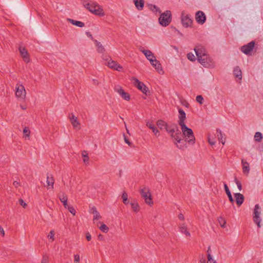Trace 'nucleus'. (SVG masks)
Instances as JSON below:
<instances>
[{
	"label": "nucleus",
	"mask_w": 263,
	"mask_h": 263,
	"mask_svg": "<svg viewBox=\"0 0 263 263\" xmlns=\"http://www.w3.org/2000/svg\"><path fill=\"white\" fill-rule=\"evenodd\" d=\"M216 132L219 141L221 142L223 144H224L226 141V138L223 136L221 130L219 129H217Z\"/></svg>",
	"instance_id": "nucleus-30"
},
{
	"label": "nucleus",
	"mask_w": 263,
	"mask_h": 263,
	"mask_svg": "<svg viewBox=\"0 0 263 263\" xmlns=\"http://www.w3.org/2000/svg\"><path fill=\"white\" fill-rule=\"evenodd\" d=\"M141 51L145 55L147 59L149 61L152 65H154V62L157 63L158 62L156 57L151 50H141Z\"/></svg>",
	"instance_id": "nucleus-12"
},
{
	"label": "nucleus",
	"mask_w": 263,
	"mask_h": 263,
	"mask_svg": "<svg viewBox=\"0 0 263 263\" xmlns=\"http://www.w3.org/2000/svg\"><path fill=\"white\" fill-rule=\"evenodd\" d=\"M218 222L222 228H225L226 225V221L222 217H220L218 219Z\"/></svg>",
	"instance_id": "nucleus-37"
},
{
	"label": "nucleus",
	"mask_w": 263,
	"mask_h": 263,
	"mask_svg": "<svg viewBox=\"0 0 263 263\" xmlns=\"http://www.w3.org/2000/svg\"><path fill=\"white\" fill-rule=\"evenodd\" d=\"M178 218L179 219L183 220L184 219L183 215L181 213L179 214L178 215Z\"/></svg>",
	"instance_id": "nucleus-60"
},
{
	"label": "nucleus",
	"mask_w": 263,
	"mask_h": 263,
	"mask_svg": "<svg viewBox=\"0 0 263 263\" xmlns=\"http://www.w3.org/2000/svg\"><path fill=\"white\" fill-rule=\"evenodd\" d=\"M83 5L86 9L96 15L103 16L105 15L103 9L96 2H93L92 4L84 3Z\"/></svg>",
	"instance_id": "nucleus-3"
},
{
	"label": "nucleus",
	"mask_w": 263,
	"mask_h": 263,
	"mask_svg": "<svg viewBox=\"0 0 263 263\" xmlns=\"http://www.w3.org/2000/svg\"><path fill=\"white\" fill-rule=\"evenodd\" d=\"M153 67L155 68V69L157 70V71L160 73L162 74L163 73L164 71L163 70V69L162 68L161 64H160V62L158 61V62H154V65H152Z\"/></svg>",
	"instance_id": "nucleus-26"
},
{
	"label": "nucleus",
	"mask_w": 263,
	"mask_h": 263,
	"mask_svg": "<svg viewBox=\"0 0 263 263\" xmlns=\"http://www.w3.org/2000/svg\"><path fill=\"white\" fill-rule=\"evenodd\" d=\"M85 235H86V239L87 240V241H90L91 239V236L89 232H87Z\"/></svg>",
	"instance_id": "nucleus-57"
},
{
	"label": "nucleus",
	"mask_w": 263,
	"mask_h": 263,
	"mask_svg": "<svg viewBox=\"0 0 263 263\" xmlns=\"http://www.w3.org/2000/svg\"><path fill=\"white\" fill-rule=\"evenodd\" d=\"M183 105L187 108H189L190 106L189 103L186 101H185L184 103H183Z\"/></svg>",
	"instance_id": "nucleus-62"
},
{
	"label": "nucleus",
	"mask_w": 263,
	"mask_h": 263,
	"mask_svg": "<svg viewBox=\"0 0 263 263\" xmlns=\"http://www.w3.org/2000/svg\"><path fill=\"white\" fill-rule=\"evenodd\" d=\"M18 49L19 50H21V49H25V47H23L20 45H18Z\"/></svg>",
	"instance_id": "nucleus-63"
},
{
	"label": "nucleus",
	"mask_w": 263,
	"mask_h": 263,
	"mask_svg": "<svg viewBox=\"0 0 263 263\" xmlns=\"http://www.w3.org/2000/svg\"><path fill=\"white\" fill-rule=\"evenodd\" d=\"M187 59L191 61H195L196 60L195 56L191 52L187 53Z\"/></svg>",
	"instance_id": "nucleus-41"
},
{
	"label": "nucleus",
	"mask_w": 263,
	"mask_h": 263,
	"mask_svg": "<svg viewBox=\"0 0 263 263\" xmlns=\"http://www.w3.org/2000/svg\"><path fill=\"white\" fill-rule=\"evenodd\" d=\"M210 249V248L209 247V249H208V252H209ZM207 257H208V262H213V263H216V261L214 260L212 258V255L209 253H208Z\"/></svg>",
	"instance_id": "nucleus-42"
},
{
	"label": "nucleus",
	"mask_w": 263,
	"mask_h": 263,
	"mask_svg": "<svg viewBox=\"0 0 263 263\" xmlns=\"http://www.w3.org/2000/svg\"><path fill=\"white\" fill-rule=\"evenodd\" d=\"M193 49H196V50H197V49H205V47H204L202 45L198 44V45H196L194 47Z\"/></svg>",
	"instance_id": "nucleus-51"
},
{
	"label": "nucleus",
	"mask_w": 263,
	"mask_h": 263,
	"mask_svg": "<svg viewBox=\"0 0 263 263\" xmlns=\"http://www.w3.org/2000/svg\"><path fill=\"white\" fill-rule=\"evenodd\" d=\"M105 64L109 68L119 71H121L123 69V67L111 59L110 61H108V62H105Z\"/></svg>",
	"instance_id": "nucleus-13"
},
{
	"label": "nucleus",
	"mask_w": 263,
	"mask_h": 263,
	"mask_svg": "<svg viewBox=\"0 0 263 263\" xmlns=\"http://www.w3.org/2000/svg\"><path fill=\"white\" fill-rule=\"evenodd\" d=\"M19 52L23 61L26 63H29L30 59L28 50H19Z\"/></svg>",
	"instance_id": "nucleus-17"
},
{
	"label": "nucleus",
	"mask_w": 263,
	"mask_h": 263,
	"mask_svg": "<svg viewBox=\"0 0 263 263\" xmlns=\"http://www.w3.org/2000/svg\"><path fill=\"white\" fill-rule=\"evenodd\" d=\"M99 229L104 233H107L108 231V227L103 223H101Z\"/></svg>",
	"instance_id": "nucleus-38"
},
{
	"label": "nucleus",
	"mask_w": 263,
	"mask_h": 263,
	"mask_svg": "<svg viewBox=\"0 0 263 263\" xmlns=\"http://www.w3.org/2000/svg\"><path fill=\"white\" fill-rule=\"evenodd\" d=\"M256 42L252 41L239 48V49H254Z\"/></svg>",
	"instance_id": "nucleus-19"
},
{
	"label": "nucleus",
	"mask_w": 263,
	"mask_h": 263,
	"mask_svg": "<svg viewBox=\"0 0 263 263\" xmlns=\"http://www.w3.org/2000/svg\"><path fill=\"white\" fill-rule=\"evenodd\" d=\"M241 163L243 165V172L244 173H248L250 171L249 164L247 162L245 161L244 159H242Z\"/></svg>",
	"instance_id": "nucleus-27"
},
{
	"label": "nucleus",
	"mask_w": 263,
	"mask_h": 263,
	"mask_svg": "<svg viewBox=\"0 0 263 263\" xmlns=\"http://www.w3.org/2000/svg\"><path fill=\"white\" fill-rule=\"evenodd\" d=\"M23 133L26 137H29L30 135V132L27 127H25L23 129Z\"/></svg>",
	"instance_id": "nucleus-45"
},
{
	"label": "nucleus",
	"mask_w": 263,
	"mask_h": 263,
	"mask_svg": "<svg viewBox=\"0 0 263 263\" xmlns=\"http://www.w3.org/2000/svg\"><path fill=\"white\" fill-rule=\"evenodd\" d=\"M66 209H67L69 212L71 213L73 215H75L76 211L72 205L68 204Z\"/></svg>",
	"instance_id": "nucleus-39"
},
{
	"label": "nucleus",
	"mask_w": 263,
	"mask_h": 263,
	"mask_svg": "<svg viewBox=\"0 0 263 263\" xmlns=\"http://www.w3.org/2000/svg\"><path fill=\"white\" fill-rule=\"evenodd\" d=\"M134 85L141 92H142L145 96H150L151 92L148 88L142 82L140 81L136 78H133Z\"/></svg>",
	"instance_id": "nucleus-6"
},
{
	"label": "nucleus",
	"mask_w": 263,
	"mask_h": 263,
	"mask_svg": "<svg viewBox=\"0 0 263 263\" xmlns=\"http://www.w3.org/2000/svg\"><path fill=\"white\" fill-rule=\"evenodd\" d=\"M198 61L204 67L214 68L215 66L214 61L206 53V50H194Z\"/></svg>",
	"instance_id": "nucleus-1"
},
{
	"label": "nucleus",
	"mask_w": 263,
	"mask_h": 263,
	"mask_svg": "<svg viewBox=\"0 0 263 263\" xmlns=\"http://www.w3.org/2000/svg\"><path fill=\"white\" fill-rule=\"evenodd\" d=\"M98 239L100 240H102L104 239V236L101 234H100L99 235H98Z\"/></svg>",
	"instance_id": "nucleus-61"
},
{
	"label": "nucleus",
	"mask_w": 263,
	"mask_h": 263,
	"mask_svg": "<svg viewBox=\"0 0 263 263\" xmlns=\"http://www.w3.org/2000/svg\"><path fill=\"white\" fill-rule=\"evenodd\" d=\"M115 90L117 91L121 97L126 101H129L130 99V95L126 92L124 89L120 86H116L115 87Z\"/></svg>",
	"instance_id": "nucleus-10"
},
{
	"label": "nucleus",
	"mask_w": 263,
	"mask_h": 263,
	"mask_svg": "<svg viewBox=\"0 0 263 263\" xmlns=\"http://www.w3.org/2000/svg\"><path fill=\"white\" fill-rule=\"evenodd\" d=\"M124 141L126 143H127L129 146H130L132 145V143L129 141V140L128 139L127 137L124 135Z\"/></svg>",
	"instance_id": "nucleus-55"
},
{
	"label": "nucleus",
	"mask_w": 263,
	"mask_h": 263,
	"mask_svg": "<svg viewBox=\"0 0 263 263\" xmlns=\"http://www.w3.org/2000/svg\"><path fill=\"white\" fill-rule=\"evenodd\" d=\"M196 100L199 104H202L203 102V98L201 95H198L196 97Z\"/></svg>",
	"instance_id": "nucleus-43"
},
{
	"label": "nucleus",
	"mask_w": 263,
	"mask_h": 263,
	"mask_svg": "<svg viewBox=\"0 0 263 263\" xmlns=\"http://www.w3.org/2000/svg\"><path fill=\"white\" fill-rule=\"evenodd\" d=\"M60 200L63 203L64 207L67 208V206H68L67 196L63 195L62 197H60Z\"/></svg>",
	"instance_id": "nucleus-34"
},
{
	"label": "nucleus",
	"mask_w": 263,
	"mask_h": 263,
	"mask_svg": "<svg viewBox=\"0 0 263 263\" xmlns=\"http://www.w3.org/2000/svg\"><path fill=\"white\" fill-rule=\"evenodd\" d=\"M94 42H95V44L96 45V46L100 49H104V47L102 46V45H101V44L98 41H97L96 40H94Z\"/></svg>",
	"instance_id": "nucleus-46"
},
{
	"label": "nucleus",
	"mask_w": 263,
	"mask_h": 263,
	"mask_svg": "<svg viewBox=\"0 0 263 263\" xmlns=\"http://www.w3.org/2000/svg\"><path fill=\"white\" fill-rule=\"evenodd\" d=\"M54 232L53 230H51L48 235V238L49 239H52V240H54Z\"/></svg>",
	"instance_id": "nucleus-48"
},
{
	"label": "nucleus",
	"mask_w": 263,
	"mask_h": 263,
	"mask_svg": "<svg viewBox=\"0 0 263 263\" xmlns=\"http://www.w3.org/2000/svg\"><path fill=\"white\" fill-rule=\"evenodd\" d=\"M180 231L182 233L184 234L186 236H190V233L188 231L186 227L184 226V224H182L179 227Z\"/></svg>",
	"instance_id": "nucleus-29"
},
{
	"label": "nucleus",
	"mask_w": 263,
	"mask_h": 263,
	"mask_svg": "<svg viewBox=\"0 0 263 263\" xmlns=\"http://www.w3.org/2000/svg\"><path fill=\"white\" fill-rule=\"evenodd\" d=\"M48 257L47 256L44 255L43 256V258H42V259L41 261V263H47L48 261Z\"/></svg>",
	"instance_id": "nucleus-54"
},
{
	"label": "nucleus",
	"mask_w": 263,
	"mask_h": 263,
	"mask_svg": "<svg viewBox=\"0 0 263 263\" xmlns=\"http://www.w3.org/2000/svg\"><path fill=\"white\" fill-rule=\"evenodd\" d=\"M262 139V135L260 132H256L254 135V140L256 142H261Z\"/></svg>",
	"instance_id": "nucleus-33"
},
{
	"label": "nucleus",
	"mask_w": 263,
	"mask_h": 263,
	"mask_svg": "<svg viewBox=\"0 0 263 263\" xmlns=\"http://www.w3.org/2000/svg\"><path fill=\"white\" fill-rule=\"evenodd\" d=\"M18 203L24 208H25L27 206V204L25 201L21 198L19 199Z\"/></svg>",
	"instance_id": "nucleus-49"
},
{
	"label": "nucleus",
	"mask_w": 263,
	"mask_h": 263,
	"mask_svg": "<svg viewBox=\"0 0 263 263\" xmlns=\"http://www.w3.org/2000/svg\"><path fill=\"white\" fill-rule=\"evenodd\" d=\"M141 196L144 198L146 204L152 205L153 204V198L148 187H144L140 190Z\"/></svg>",
	"instance_id": "nucleus-7"
},
{
	"label": "nucleus",
	"mask_w": 263,
	"mask_h": 263,
	"mask_svg": "<svg viewBox=\"0 0 263 263\" xmlns=\"http://www.w3.org/2000/svg\"><path fill=\"white\" fill-rule=\"evenodd\" d=\"M167 124L162 120H159L157 122V125L160 129H165Z\"/></svg>",
	"instance_id": "nucleus-32"
},
{
	"label": "nucleus",
	"mask_w": 263,
	"mask_h": 263,
	"mask_svg": "<svg viewBox=\"0 0 263 263\" xmlns=\"http://www.w3.org/2000/svg\"><path fill=\"white\" fill-rule=\"evenodd\" d=\"M70 122L74 127H77L80 124L78 121L77 117H76L73 114H71V116L69 117Z\"/></svg>",
	"instance_id": "nucleus-24"
},
{
	"label": "nucleus",
	"mask_w": 263,
	"mask_h": 263,
	"mask_svg": "<svg viewBox=\"0 0 263 263\" xmlns=\"http://www.w3.org/2000/svg\"><path fill=\"white\" fill-rule=\"evenodd\" d=\"M0 235H2L3 236H4L5 235L4 230L1 225H0Z\"/></svg>",
	"instance_id": "nucleus-58"
},
{
	"label": "nucleus",
	"mask_w": 263,
	"mask_h": 263,
	"mask_svg": "<svg viewBox=\"0 0 263 263\" xmlns=\"http://www.w3.org/2000/svg\"><path fill=\"white\" fill-rule=\"evenodd\" d=\"M67 20L72 25L79 27H83L85 26L84 23L81 21H76L71 18H67Z\"/></svg>",
	"instance_id": "nucleus-22"
},
{
	"label": "nucleus",
	"mask_w": 263,
	"mask_h": 263,
	"mask_svg": "<svg viewBox=\"0 0 263 263\" xmlns=\"http://www.w3.org/2000/svg\"><path fill=\"white\" fill-rule=\"evenodd\" d=\"M74 263H80V256L78 254L74 255Z\"/></svg>",
	"instance_id": "nucleus-53"
},
{
	"label": "nucleus",
	"mask_w": 263,
	"mask_h": 263,
	"mask_svg": "<svg viewBox=\"0 0 263 263\" xmlns=\"http://www.w3.org/2000/svg\"><path fill=\"white\" fill-rule=\"evenodd\" d=\"M26 95V90L22 85H19L16 88L15 95L17 97L23 98Z\"/></svg>",
	"instance_id": "nucleus-15"
},
{
	"label": "nucleus",
	"mask_w": 263,
	"mask_h": 263,
	"mask_svg": "<svg viewBox=\"0 0 263 263\" xmlns=\"http://www.w3.org/2000/svg\"><path fill=\"white\" fill-rule=\"evenodd\" d=\"M260 209V207L258 204H256L255 205L254 212H253V221L257 225L258 228H260V223L261 222V218L259 217L260 212L258 210Z\"/></svg>",
	"instance_id": "nucleus-8"
},
{
	"label": "nucleus",
	"mask_w": 263,
	"mask_h": 263,
	"mask_svg": "<svg viewBox=\"0 0 263 263\" xmlns=\"http://www.w3.org/2000/svg\"><path fill=\"white\" fill-rule=\"evenodd\" d=\"M130 204L132 210L134 212L137 213L139 211L140 206L137 202H136L135 201H134L133 202L132 201Z\"/></svg>",
	"instance_id": "nucleus-28"
},
{
	"label": "nucleus",
	"mask_w": 263,
	"mask_h": 263,
	"mask_svg": "<svg viewBox=\"0 0 263 263\" xmlns=\"http://www.w3.org/2000/svg\"><path fill=\"white\" fill-rule=\"evenodd\" d=\"M165 129L170 135L171 137L179 143H181L183 139H182V134L179 129L178 126L175 123L171 124H167Z\"/></svg>",
	"instance_id": "nucleus-2"
},
{
	"label": "nucleus",
	"mask_w": 263,
	"mask_h": 263,
	"mask_svg": "<svg viewBox=\"0 0 263 263\" xmlns=\"http://www.w3.org/2000/svg\"><path fill=\"white\" fill-rule=\"evenodd\" d=\"M223 186H224V191L229 198V201H230V202L231 203L233 204L234 200V199L233 198L232 195L229 189L228 185L226 183H224Z\"/></svg>",
	"instance_id": "nucleus-18"
},
{
	"label": "nucleus",
	"mask_w": 263,
	"mask_h": 263,
	"mask_svg": "<svg viewBox=\"0 0 263 263\" xmlns=\"http://www.w3.org/2000/svg\"><path fill=\"white\" fill-rule=\"evenodd\" d=\"M172 21V13L170 10H166L161 13L159 18V24L163 27L168 26Z\"/></svg>",
	"instance_id": "nucleus-5"
},
{
	"label": "nucleus",
	"mask_w": 263,
	"mask_h": 263,
	"mask_svg": "<svg viewBox=\"0 0 263 263\" xmlns=\"http://www.w3.org/2000/svg\"><path fill=\"white\" fill-rule=\"evenodd\" d=\"M13 185H14L15 187H17V185H19V183H18L17 181H14V182H13Z\"/></svg>",
	"instance_id": "nucleus-64"
},
{
	"label": "nucleus",
	"mask_w": 263,
	"mask_h": 263,
	"mask_svg": "<svg viewBox=\"0 0 263 263\" xmlns=\"http://www.w3.org/2000/svg\"><path fill=\"white\" fill-rule=\"evenodd\" d=\"M134 3L138 10H142L144 6V0H134Z\"/></svg>",
	"instance_id": "nucleus-21"
},
{
	"label": "nucleus",
	"mask_w": 263,
	"mask_h": 263,
	"mask_svg": "<svg viewBox=\"0 0 263 263\" xmlns=\"http://www.w3.org/2000/svg\"><path fill=\"white\" fill-rule=\"evenodd\" d=\"M46 182L48 184V186H50L49 188L53 189L54 180L52 175H47Z\"/></svg>",
	"instance_id": "nucleus-23"
},
{
	"label": "nucleus",
	"mask_w": 263,
	"mask_h": 263,
	"mask_svg": "<svg viewBox=\"0 0 263 263\" xmlns=\"http://www.w3.org/2000/svg\"><path fill=\"white\" fill-rule=\"evenodd\" d=\"M102 58L103 60L106 61V62H108V61H110L111 59L110 56L106 54H103Z\"/></svg>",
	"instance_id": "nucleus-44"
},
{
	"label": "nucleus",
	"mask_w": 263,
	"mask_h": 263,
	"mask_svg": "<svg viewBox=\"0 0 263 263\" xmlns=\"http://www.w3.org/2000/svg\"><path fill=\"white\" fill-rule=\"evenodd\" d=\"M93 214V220H98L101 218L99 213L98 211H97V212Z\"/></svg>",
	"instance_id": "nucleus-50"
},
{
	"label": "nucleus",
	"mask_w": 263,
	"mask_h": 263,
	"mask_svg": "<svg viewBox=\"0 0 263 263\" xmlns=\"http://www.w3.org/2000/svg\"><path fill=\"white\" fill-rule=\"evenodd\" d=\"M178 112H179V116H178V124L181 126L184 125H185V120L186 119V114L184 112V111L182 108H179L178 109Z\"/></svg>",
	"instance_id": "nucleus-14"
},
{
	"label": "nucleus",
	"mask_w": 263,
	"mask_h": 263,
	"mask_svg": "<svg viewBox=\"0 0 263 263\" xmlns=\"http://www.w3.org/2000/svg\"><path fill=\"white\" fill-rule=\"evenodd\" d=\"M181 21L182 24L184 27H192L193 23V20L189 17L188 14L184 15L183 13H182L181 16Z\"/></svg>",
	"instance_id": "nucleus-11"
},
{
	"label": "nucleus",
	"mask_w": 263,
	"mask_h": 263,
	"mask_svg": "<svg viewBox=\"0 0 263 263\" xmlns=\"http://www.w3.org/2000/svg\"><path fill=\"white\" fill-rule=\"evenodd\" d=\"M147 126L153 130L156 136L158 137L159 136V132L154 124L147 123Z\"/></svg>",
	"instance_id": "nucleus-25"
},
{
	"label": "nucleus",
	"mask_w": 263,
	"mask_h": 263,
	"mask_svg": "<svg viewBox=\"0 0 263 263\" xmlns=\"http://www.w3.org/2000/svg\"><path fill=\"white\" fill-rule=\"evenodd\" d=\"M122 198L123 199V202L125 204H127L128 203V195L125 192H124L122 195Z\"/></svg>",
	"instance_id": "nucleus-36"
},
{
	"label": "nucleus",
	"mask_w": 263,
	"mask_h": 263,
	"mask_svg": "<svg viewBox=\"0 0 263 263\" xmlns=\"http://www.w3.org/2000/svg\"><path fill=\"white\" fill-rule=\"evenodd\" d=\"M245 54L247 55H252L254 54L256 50H241Z\"/></svg>",
	"instance_id": "nucleus-40"
},
{
	"label": "nucleus",
	"mask_w": 263,
	"mask_h": 263,
	"mask_svg": "<svg viewBox=\"0 0 263 263\" xmlns=\"http://www.w3.org/2000/svg\"><path fill=\"white\" fill-rule=\"evenodd\" d=\"M97 211H98L97 210L96 208L94 206H92L89 210V212L92 214H95L97 212Z\"/></svg>",
	"instance_id": "nucleus-56"
},
{
	"label": "nucleus",
	"mask_w": 263,
	"mask_h": 263,
	"mask_svg": "<svg viewBox=\"0 0 263 263\" xmlns=\"http://www.w3.org/2000/svg\"><path fill=\"white\" fill-rule=\"evenodd\" d=\"M86 35H87L88 37H90L91 40H93V37H92V34L90 33V32H86Z\"/></svg>",
	"instance_id": "nucleus-59"
},
{
	"label": "nucleus",
	"mask_w": 263,
	"mask_h": 263,
	"mask_svg": "<svg viewBox=\"0 0 263 263\" xmlns=\"http://www.w3.org/2000/svg\"><path fill=\"white\" fill-rule=\"evenodd\" d=\"M148 7H149V9L154 13H156L157 12H158L159 13H161V10H160V8L155 5L149 4Z\"/></svg>",
	"instance_id": "nucleus-31"
},
{
	"label": "nucleus",
	"mask_w": 263,
	"mask_h": 263,
	"mask_svg": "<svg viewBox=\"0 0 263 263\" xmlns=\"http://www.w3.org/2000/svg\"><path fill=\"white\" fill-rule=\"evenodd\" d=\"M234 197L236 199V202L237 205L238 206H240L244 201V196L239 193H237L234 194Z\"/></svg>",
	"instance_id": "nucleus-16"
},
{
	"label": "nucleus",
	"mask_w": 263,
	"mask_h": 263,
	"mask_svg": "<svg viewBox=\"0 0 263 263\" xmlns=\"http://www.w3.org/2000/svg\"><path fill=\"white\" fill-rule=\"evenodd\" d=\"M233 74L239 80H241L242 79V71L239 66H236L235 68H234L233 70Z\"/></svg>",
	"instance_id": "nucleus-20"
},
{
	"label": "nucleus",
	"mask_w": 263,
	"mask_h": 263,
	"mask_svg": "<svg viewBox=\"0 0 263 263\" xmlns=\"http://www.w3.org/2000/svg\"><path fill=\"white\" fill-rule=\"evenodd\" d=\"M82 156L83 157V162L85 163H88L89 158L88 156V154L86 151H83L82 152Z\"/></svg>",
	"instance_id": "nucleus-35"
},
{
	"label": "nucleus",
	"mask_w": 263,
	"mask_h": 263,
	"mask_svg": "<svg viewBox=\"0 0 263 263\" xmlns=\"http://www.w3.org/2000/svg\"><path fill=\"white\" fill-rule=\"evenodd\" d=\"M195 20L199 24H203L206 20V17L204 13L202 11H198L195 14Z\"/></svg>",
	"instance_id": "nucleus-9"
},
{
	"label": "nucleus",
	"mask_w": 263,
	"mask_h": 263,
	"mask_svg": "<svg viewBox=\"0 0 263 263\" xmlns=\"http://www.w3.org/2000/svg\"><path fill=\"white\" fill-rule=\"evenodd\" d=\"M235 182L236 184H237V186L239 189V191H241L242 190V185L241 182L237 180V179L235 177Z\"/></svg>",
	"instance_id": "nucleus-47"
},
{
	"label": "nucleus",
	"mask_w": 263,
	"mask_h": 263,
	"mask_svg": "<svg viewBox=\"0 0 263 263\" xmlns=\"http://www.w3.org/2000/svg\"><path fill=\"white\" fill-rule=\"evenodd\" d=\"M208 142L211 145H213L215 144V141L214 139H211V138L210 137V135H208Z\"/></svg>",
	"instance_id": "nucleus-52"
},
{
	"label": "nucleus",
	"mask_w": 263,
	"mask_h": 263,
	"mask_svg": "<svg viewBox=\"0 0 263 263\" xmlns=\"http://www.w3.org/2000/svg\"><path fill=\"white\" fill-rule=\"evenodd\" d=\"M181 128L182 132V138L185 137L186 138L185 141L192 144H194L195 138L192 129L187 127L186 125L181 126Z\"/></svg>",
	"instance_id": "nucleus-4"
}]
</instances>
